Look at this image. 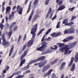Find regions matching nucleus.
Masks as SVG:
<instances>
[{"label": "nucleus", "instance_id": "1", "mask_svg": "<svg viewBox=\"0 0 78 78\" xmlns=\"http://www.w3.org/2000/svg\"><path fill=\"white\" fill-rule=\"evenodd\" d=\"M33 27L32 28L31 31V34L32 35V40H30L28 42L27 46L28 47H31V45L33 44V41L34 40V38L36 34L35 32H36L37 28V24L36 23L34 25Z\"/></svg>", "mask_w": 78, "mask_h": 78}, {"label": "nucleus", "instance_id": "2", "mask_svg": "<svg viewBox=\"0 0 78 78\" xmlns=\"http://www.w3.org/2000/svg\"><path fill=\"white\" fill-rule=\"evenodd\" d=\"M70 48H71L69 47V46L67 45H65L62 48H61L59 49V50L61 52H64V55H70V54L72 53V51L71 50L69 51Z\"/></svg>", "mask_w": 78, "mask_h": 78}, {"label": "nucleus", "instance_id": "3", "mask_svg": "<svg viewBox=\"0 0 78 78\" xmlns=\"http://www.w3.org/2000/svg\"><path fill=\"white\" fill-rule=\"evenodd\" d=\"M47 43H46L45 42H43L42 43V46L40 48H37V50L38 51H42L45 50V48H47Z\"/></svg>", "mask_w": 78, "mask_h": 78}, {"label": "nucleus", "instance_id": "4", "mask_svg": "<svg viewBox=\"0 0 78 78\" xmlns=\"http://www.w3.org/2000/svg\"><path fill=\"white\" fill-rule=\"evenodd\" d=\"M2 39L3 41L2 42V45H3L5 47H8L9 45V43L8 42H5L6 39H5V34H4L2 36Z\"/></svg>", "mask_w": 78, "mask_h": 78}, {"label": "nucleus", "instance_id": "5", "mask_svg": "<svg viewBox=\"0 0 78 78\" xmlns=\"http://www.w3.org/2000/svg\"><path fill=\"white\" fill-rule=\"evenodd\" d=\"M45 59V57L44 56H42L35 60L30 61L29 62V64L35 63L36 62H38V61H41V60H43V59Z\"/></svg>", "mask_w": 78, "mask_h": 78}, {"label": "nucleus", "instance_id": "6", "mask_svg": "<svg viewBox=\"0 0 78 78\" xmlns=\"http://www.w3.org/2000/svg\"><path fill=\"white\" fill-rule=\"evenodd\" d=\"M50 66L49 65L45 66L42 68V72H45L47 70H48L50 69Z\"/></svg>", "mask_w": 78, "mask_h": 78}, {"label": "nucleus", "instance_id": "7", "mask_svg": "<svg viewBox=\"0 0 78 78\" xmlns=\"http://www.w3.org/2000/svg\"><path fill=\"white\" fill-rule=\"evenodd\" d=\"M73 39H74L73 37H70L64 39L63 41L64 42H67V41H70V40H72Z\"/></svg>", "mask_w": 78, "mask_h": 78}, {"label": "nucleus", "instance_id": "8", "mask_svg": "<svg viewBox=\"0 0 78 78\" xmlns=\"http://www.w3.org/2000/svg\"><path fill=\"white\" fill-rule=\"evenodd\" d=\"M53 51V50H50L49 49H48L46 50L45 52H43L41 53V55H45L46 54H47L48 53H51Z\"/></svg>", "mask_w": 78, "mask_h": 78}, {"label": "nucleus", "instance_id": "9", "mask_svg": "<svg viewBox=\"0 0 78 78\" xmlns=\"http://www.w3.org/2000/svg\"><path fill=\"white\" fill-rule=\"evenodd\" d=\"M17 10L18 11L19 14H22V8L20 7L19 5H18L17 7Z\"/></svg>", "mask_w": 78, "mask_h": 78}, {"label": "nucleus", "instance_id": "10", "mask_svg": "<svg viewBox=\"0 0 78 78\" xmlns=\"http://www.w3.org/2000/svg\"><path fill=\"white\" fill-rule=\"evenodd\" d=\"M53 71V69H51L48 70V71L43 76L44 77H46V76H47L48 75H50V74H51V73Z\"/></svg>", "mask_w": 78, "mask_h": 78}, {"label": "nucleus", "instance_id": "11", "mask_svg": "<svg viewBox=\"0 0 78 78\" xmlns=\"http://www.w3.org/2000/svg\"><path fill=\"white\" fill-rule=\"evenodd\" d=\"M33 14H34V11L33 10H32V11L30 13V15L28 19V22H30V21L31 20V19H32V16H33Z\"/></svg>", "mask_w": 78, "mask_h": 78}, {"label": "nucleus", "instance_id": "12", "mask_svg": "<svg viewBox=\"0 0 78 78\" xmlns=\"http://www.w3.org/2000/svg\"><path fill=\"white\" fill-rule=\"evenodd\" d=\"M66 7L65 6V5H61L59 7L58 9L57 10V11H61V10H62L64 9Z\"/></svg>", "mask_w": 78, "mask_h": 78}, {"label": "nucleus", "instance_id": "13", "mask_svg": "<svg viewBox=\"0 0 78 78\" xmlns=\"http://www.w3.org/2000/svg\"><path fill=\"white\" fill-rule=\"evenodd\" d=\"M29 63L30 62H29V63L28 64V65H27L26 66L22 68V69L23 70H27V69H29V68L30 67V66H29V65H30V64H30Z\"/></svg>", "mask_w": 78, "mask_h": 78}, {"label": "nucleus", "instance_id": "14", "mask_svg": "<svg viewBox=\"0 0 78 78\" xmlns=\"http://www.w3.org/2000/svg\"><path fill=\"white\" fill-rule=\"evenodd\" d=\"M34 6L33 8H36L38 5V0H35L33 3Z\"/></svg>", "mask_w": 78, "mask_h": 78}, {"label": "nucleus", "instance_id": "15", "mask_svg": "<svg viewBox=\"0 0 78 78\" xmlns=\"http://www.w3.org/2000/svg\"><path fill=\"white\" fill-rule=\"evenodd\" d=\"M6 11L5 12V14H7V13L8 12L9 13H10L11 12V7L9 6H7L6 9Z\"/></svg>", "mask_w": 78, "mask_h": 78}, {"label": "nucleus", "instance_id": "16", "mask_svg": "<svg viewBox=\"0 0 78 78\" xmlns=\"http://www.w3.org/2000/svg\"><path fill=\"white\" fill-rule=\"evenodd\" d=\"M77 45V43L76 42H75L74 43L72 44L70 46H69V47L70 48H73V47H74L76 45Z\"/></svg>", "mask_w": 78, "mask_h": 78}, {"label": "nucleus", "instance_id": "17", "mask_svg": "<svg viewBox=\"0 0 78 78\" xmlns=\"http://www.w3.org/2000/svg\"><path fill=\"white\" fill-rule=\"evenodd\" d=\"M75 69V63H73L71 68L70 69V70L72 71H74Z\"/></svg>", "mask_w": 78, "mask_h": 78}, {"label": "nucleus", "instance_id": "18", "mask_svg": "<svg viewBox=\"0 0 78 78\" xmlns=\"http://www.w3.org/2000/svg\"><path fill=\"white\" fill-rule=\"evenodd\" d=\"M33 2V1H30L29 5V7L27 9V13H28L29 12L30 10V7H31V3Z\"/></svg>", "mask_w": 78, "mask_h": 78}, {"label": "nucleus", "instance_id": "19", "mask_svg": "<svg viewBox=\"0 0 78 78\" xmlns=\"http://www.w3.org/2000/svg\"><path fill=\"white\" fill-rule=\"evenodd\" d=\"M78 53L76 52V55L75 56V62H76L78 61Z\"/></svg>", "mask_w": 78, "mask_h": 78}, {"label": "nucleus", "instance_id": "20", "mask_svg": "<svg viewBox=\"0 0 78 78\" xmlns=\"http://www.w3.org/2000/svg\"><path fill=\"white\" fill-rule=\"evenodd\" d=\"M16 24V22H13L12 23V24L10 25V26L9 28L10 29H11V28H14L15 25Z\"/></svg>", "mask_w": 78, "mask_h": 78}, {"label": "nucleus", "instance_id": "21", "mask_svg": "<svg viewBox=\"0 0 78 78\" xmlns=\"http://www.w3.org/2000/svg\"><path fill=\"white\" fill-rule=\"evenodd\" d=\"M57 45H58L59 47H60L59 48V49H60L61 48H63V47H63V46H64V44L63 43H58L57 44Z\"/></svg>", "mask_w": 78, "mask_h": 78}, {"label": "nucleus", "instance_id": "22", "mask_svg": "<svg viewBox=\"0 0 78 78\" xmlns=\"http://www.w3.org/2000/svg\"><path fill=\"white\" fill-rule=\"evenodd\" d=\"M51 36L52 37H58V33H53V34H51Z\"/></svg>", "mask_w": 78, "mask_h": 78}, {"label": "nucleus", "instance_id": "23", "mask_svg": "<svg viewBox=\"0 0 78 78\" xmlns=\"http://www.w3.org/2000/svg\"><path fill=\"white\" fill-rule=\"evenodd\" d=\"M14 14H9V18L10 20H11L13 18H14Z\"/></svg>", "mask_w": 78, "mask_h": 78}, {"label": "nucleus", "instance_id": "24", "mask_svg": "<svg viewBox=\"0 0 78 78\" xmlns=\"http://www.w3.org/2000/svg\"><path fill=\"white\" fill-rule=\"evenodd\" d=\"M13 49H14V46H12L10 51V52L9 55V56H11V55L12 53V52L13 51Z\"/></svg>", "mask_w": 78, "mask_h": 78}, {"label": "nucleus", "instance_id": "25", "mask_svg": "<svg viewBox=\"0 0 78 78\" xmlns=\"http://www.w3.org/2000/svg\"><path fill=\"white\" fill-rule=\"evenodd\" d=\"M73 59H74V58L73 57L71 59L70 62V63L68 65V66L70 67V66H71L72 64V63H73Z\"/></svg>", "mask_w": 78, "mask_h": 78}, {"label": "nucleus", "instance_id": "26", "mask_svg": "<svg viewBox=\"0 0 78 78\" xmlns=\"http://www.w3.org/2000/svg\"><path fill=\"white\" fill-rule=\"evenodd\" d=\"M44 66V64H43V63H42V62H40L38 63V67H43Z\"/></svg>", "mask_w": 78, "mask_h": 78}, {"label": "nucleus", "instance_id": "27", "mask_svg": "<svg viewBox=\"0 0 78 78\" xmlns=\"http://www.w3.org/2000/svg\"><path fill=\"white\" fill-rule=\"evenodd\" d=\"M25 59H24L20 63V67H21L23 64H24L25 62Z\"/></svg>", "mask_w": 78, "mask_h": 78}, {"label": "nucleus", "instance_id": "28", "mask_svg": "<svg viewBox=\"0 0 78 78\" xmlns=\"http://www.w3.org/2000/svg\"><path fill=\"white\" fill-rule=\"evenodd\" d=\"M54 48H53L52 47H51L50 48V49L51 50H56L57 49V46L56 45H55L54 46Z\"/></svg>", "mask_w": 78, "mask_h": 78}, {"label": "nucleus", "instance_id": "29", "mask_svg": "<svg viewBox=\"0 0 78 78\" xmlns=\"http://www.w3.org/2000/svg\"><path fill=\"white\" fill-rule=\"evenodd\" d=\"M22 39V35H20L19 36L18 40V43L20 41H21V39Z\"/></svg>", "mask_w": 78, "mask_h": 78}, {"label": "nucleus", "instance_id": "30", "mask_svg": "<svg viewBox=\"0 0 78 78\" xmlns=\"http://www.w3.org/2000/svg\"><path fill=\"white\" fill-rule=\"evenodd\" d=\"M68 22V19H65L63 20V21H62V23H64V24L65 23H67Z\"/></svg>", "mask_w": 78, "mask_h": 78}, {"label": "nucleus", "instance_id": "31", "mask_svg": "<svg viewBox=\"0 0 78 78\" xmlns=\"http://www.w3.org/2000/svg\"><path fill=\"white\" fill-rule=\"evenodd\" d=\"M56 61H57V59H55L54 61H53L51 62V65H53V64H54L55 63V62H56Z\"/></svg>", "mask_w": 78, "mask_h": 78}, {"label": "nucleus", "instance_id": "32", "mask_svg": "<svg viewBox=\"0 0 78 78\" xmlns=\"http://www.w3.org/2000/svg\"><path fill=\"white\" fill-rule=\"evenodd\" d=\"M44 28H43L37 34V36H39V35L40 34H41V33H42V31H44Z\"/></svg>", "mask_w": 78, "mask_h": 78}, {"label": "nucleus", "instance_id": "33", "mask_svg": "<svg viewBox=\"0 0 78 78\" xmlns=\"http://www.w3.org/2000/svg\"><path fill=\"white\" fill-rule=\"evenodd\" d=\"M23 77H24V76L22 75H19L18 76H17L16 77V78H23Z\"/></svg>", "mask_w": 78, "mask_h": 78}, {"label": "nucleus", "instance_id": "34", "mask_svg": "<svg viewBox=\"0 0 78 78\" xmlns=\"http://www.w3.org/2000/svg\"><path fill=\"white\" fill-rule=\"evenodd\" d=\"M27 53L28 50H26L24 51L23 54V55L25 56L27 55Z\"/></svg>", "mask_w": 78, "mask_h": 78}, {"label": "nucleus", "instance_id": "35", "mask_svg": "<svg viewBox=\"0 0 78 78\" xmlns=\"http://www.w3.org/2000/svg\"><path fill=\"white\" fill-rule=\"evenodd\" d=\"M63 33L65 34H69L68 29H65Z\"/></svg>", "mask_w": 78, "mask_h": 78}, {"label": "nucleus", "instance_id": "36", "mask_svg": "<svg viewBox=\"0 0 78 78\" xmlns=\"http://www.w3.org/2000/svg\"><path fill=\"white\" fill-rule=\"evenodd\" d=\"M61 22L60 21H59L58 22L57 26H56V28H59V26L60 25V23Z\"/></svg>", "mask_w": 78, "mask_h": 78}, {"label": "nucleus", "instance_id": "37", "mask_svg": "<svg viewBox=\"0 0 78 78\" xmlns=\"http://www.w3.org/2000/svg\"><path fill=\"white\" fill-rule=\"evenodd\" d=\"M51 29H49L45 33V35H47V34H48V33H49V32H50V31Z\"/></svg>", "mask_w": 78, "mask_h": 78}, {"label": "nucleus", "instance_id": "38", "mask_svg": "<svg viewBox=\"0 0 78 78\" xmlns=\"http://www.w3.org/2000/svg\"><path fill=\"white\" fill-rule=\"evenodd\" d=\"M70 30L71 31V33H73L75 32V30H74V29L73 28H71L70 29Z\"/></svg>", "mask_w": 78, "mask_h": 78}, {"label": "nucleus", "instance_id": "39", "mask_svg": "<svg viewBox=\"0 0 78 78\" xmlns=\"http://www.w3.org/2000/svg\"><path fill=\"white\" fill-rule=\"evenodd\" d=\"M75 8V7L69 8V11H73Z\"/></svg>", "mask_w": 78, "mask_h": 78}, {"label": "nucleus", "instance_id": "40", "mask_svg": "<svg viewBox=\"0 0 78 78\" xmlns=\"http://www.w3.org/2000/svg\"><path fill=\"white\" fill-rule=\"evenodd\" d=\"M26 47L27 46L26 45H24V46L23 48H20V49L22 50L23 51L25 49V48H26Z\"/></svg>", "mask_w": 78, "mask_h": 78}, {"label": "nucleus", "instance_id": "41", "mask_svg": "<svg viewBox=\"0 0 78 78\" xmlns=\"http://www.w3.org/2000/svg\"><path fill=\"white\" fill-rule=\"evenodd\" d=\"M12 30H10V32L9 33V36H11L12 35Z\"/></svg>", "mask_w": 78, "mask_h": 78}, {"label": "nucleus", "instance_id": "42", "mask_svg": "<svg viewBox=\"0 0 78 78\" xmlns=\"http://www.w3.org/2000/svg\"><path fill=\"white\" fill-rule=\"evenodd\" d=\"M4 27V26H3V24H2L1 23H0V27L1 28V30H3V28Z\"/></svg>", "mask_w": 78, "mask_h": 78}, {"label": "nucleus", "instance_id": "43", "mask_svg": "<svg viewBox=\"0 0 78 78\" xmlns=\"http://www.w3.org/2000/svg\"><path fill=\"white\" fill-rule=\"evenodd\" d=\"M49 1H50V0H46L45 1V5H48V4Z\"/></svg>", "mask_w": 78, "mask_h": 78}, {"label": "nucleus", "instance_id": "44", "mask_svg": "<svg viewBox=\"0 0 78 78\" xmlns=\"http://www.w3.org/2000/svg\"><path fill=\"white\" fill-rule=\"evenodd\" d=\"M17 29H18V27L16 26H15V27L13 28V31H16Z\"/></svg>", "mask_w": 78, "mask_h": 78}, {"label": "nucleus", "instance_id": "45", "mask_svg": "<svg viewBox=\"0 0 78 78\" xmlns=\"http://www.w3.org/2000/svg\"><path fill=\"white\" fill-rule=\"evenodd\" d=\"M47 62V60H45L44 61H43V62H42V63H43V64L44 65L46 64Z\"/></svg>", "mask_w": 78, "mask_h": 78}, {"label": "nucleus", "instance_id": "46", "mask_svg": "<svg viewBox=\"0 0 78 78\" xmlns=\"http://www.w3.org/2000/svg\"><path fill=\"white\" fill-rule=\"evenodd\" d=\"M25 56L23 54L20 57L21 60H22V59L24 58Z\"/></svg>", "mask_w": 78, "mask_h": 78}, {"label": "nucleus", "instance_id": "47", "mask_svg": "<svg viewBox=\"0 0 78 78\" xmlns=\"http://www.w3.org/2000/svg\"><path fill=\"white\" fill-rule=\"evenodd\" d=\"M66 62H63L62 63L61 66H63V67H64L65 66H66Z\"/></svg>", "mask_w": 78, "mask_h": 78}, {"label": "nucleus", "instance_id": "48", "mask_svg": "<svg viewBox=\"0 0 78 78\" xmlns=\"http://www.w3.org/2000/svg\"><path fill=\"white\" fill-rule=\"evenodd\" d=\"M51 8L50 7L49 8V10L48 12V13H50V12H51Z\"/></svg>", "mask_w": 78, "mask_h": 78}, {"label": "nucleus", "instance_id": "49", "mask_svg": "<svg viewBox=\"0 0 78 78\" xmlns=\"http://www.w3.org/2000/svg\"><path fill=\"white\" fill-rule=\"evenodd\" d=\"M50 13H49L48 12L46 16V18H48V17L49 16V15H50Z\"/></svg>", "mask_w": 78, "mask_h": 78}, {"label": "nucleus", "instance_id": "50", "mask_svg": "<svg viewBox=\"0 0 78 78\" xmlns=\"http://www.w3.org/2000/svg\"><path fill=\"white\" fill-rule=\"evenodd\" d=\"M65 25L66 26H70V23H68L67 22V23H66L65 24Z\"/></svg>", "mask_w": 78, "mask_h": 78}, {"label": "nucleus", "instance_id": "51", "mask_svg": "<svg viewBox=\"0 0 78 78\" xmlns=\"http://www.w3.org/2000/svg\"><path fill=\"white\" fill-rule=\"evenodd\" d=\"M22 51H23L20 49V50L19 52V55H20L21 53H22Z\"/></svg>", "mask_w": 78, "mask_h": 78}, {"label": "nucleus", "instance_id": "52", "mask_svg": "<svg viewBox=\"0 0 78 78\" xmlns=\"http://www.w3.org/2000/svg\"><path fill=\"white\" fill-rule=\"evenodd\" d=\"M64 66H62V65H61L60 66V70H62L63 69H64Z\"/></svg>", "mask_w": 78, "mask_h": 78}, {"label": "nucleus", "instance_id": "53", "mask_svg": "<svg viewBox=\"0 0 78 78\" xmlns=\"http://www.w3.org/2000/svg\"><path fill=\"white\" fill-rule=\"evenodd\" d=\"M53 15V12H51L50 14V19H51Z\"/></svg>", "mask_w": 78, "mask_h": 78}, {"label": "nucleus", "instance_id": "54", "mask_svg": "<svg viewBox=\"0 0 78 78\" xmlns=\"http://www.w3.org/2000/svg\"><path fill=\"white\" fill-rule=\"evenodd\" d=\"M56 17V15H55L52 18V20H53Z\"/></svg>", "mask_w": 78, "mask_h": 78}, {"label": "nucleus", "instance_id": "55", "mask_svg": "<svg viewBox=\"0 0 78 78\" xmlns=\"http://www.w3.org/2000/svg\"><path fill=\"white\" fill-rule=\"evenodd\" d=\"M9 69V67L8 66H7L5 68V70H8Z\"/></svg>", "mask_w": 78, "mask_h": 78}, {"label": "nucleus", "instance_id": "56", "mask_svg": "<svg viewBox=\"0 0 78 78\" xmlns=\"http://www.w3.org/2000/svg\"><path fill=\"white\" fill-rule=\"evenodd\" d=\"M26 36H27V35L26 34H25L24 35V37L23 39V41H25Z\"/></svg>", "mask_w": 78, "mask_h": 78}, {"label": "nucleus", "instance_id": "57", "mask_svg": "<svg viewBox=\"0 0 78 78\" xmlns=\"http://www.w3.org/2000/svg\"><path fill=\"white\" fill-rule=\"evenodd\" d=\"M68 34H70L71 33V31H70V29H68Z\"/></svg>", "mask_w": 78, "mask_h": 78}, {"label": "nucleus", "instance_id": "58", "mask_svg": "<svg viewBox=\"0 0 78 78\" xmlns=\"http://www.w3.org/2000/svg\"><path fill=\"white\" fill-rule=\"evenodd\" d=\"M30 72H31L30 70H28L26 71L25 72V73H30Z\"/></svg>", "mask_w": 78, "mask_h": 78}, {"label": "nucleus", "instance_id": "59", "mask_svg": "<svg viewBox=\"0 0 78 78\" xmlns=\"http://www.w3.org/2000/svg\"><path fill=\"white\" fill-rule=\"evenodd\" d=\"M75 18V16H72L71 17V20H73Z\"/></svg>", "mask_w": 78, "mask_h": 78}, {"label": "nucleus", "instance_id": "60", "mask_svg": "<svg viewBox=\"0 0 78 78\" xmlns=\"http://www.w3.org/2000/svg\"><path fill=\"white\" fill-rule=\"evenodd\" d=\"M73 24H74V23H73V22H71V23H69V26L73 25Z\"/></svg>", "mask_w": 78, "mask_h": 78}, {"label": "nucleus", "instance_id": "61", "mask_svg": "<svg viewBox=\"0 0 78 78\" xmlns=\"http://www.w3.org/2000/svg\"><path fill=\"white\" fill-rule=\"evenodd\" d=\"M37 17H39V16H34V18H35V19H36L37 18Z\"/></svg>", "mask_w": 78, "mask_h": 78}, {"label": "nucleus", "instance_id": "62", "mask_svg": "<svg viewBox=\"0 0 78 78\" xmlns=\"http://www.w3.org/2000/svg\"><path fill=\"white\" fill-rule=\"evenodd\" d=\"M62 3V2L61 1H60V2H59V3H58V5H61Z\"/></svg>", "mask_w": 78, "mask_h": 78}, {"label": "nucleus", "instance_id": "63", "mask_svg": "<svg viewBox=\"0 0 78 78\" xmlns=\"http://www.w3.org/2000/svg\"><path fill=\"white\" fill-rule=\"evenodd\" d=\"M4 10H5V7H4L2 6V12L4 11Z\"/></svg>", "mask_w": 78, "mask_h": 78}, {"label": "nucleus", "instance_id": "64", "mask_svg": "<svg viewBox=\"0 0 78 78\" xmlns=\"http://www.w3.org/2000/svg\"><path fill=\"white\" fill-rule=\"evenodd\" d=\"M64 74H62L61 75V76L60 78H64Z\"/></svg>", "mask_w": 78, "mask_h": 78}]
</instances>
